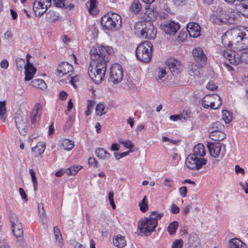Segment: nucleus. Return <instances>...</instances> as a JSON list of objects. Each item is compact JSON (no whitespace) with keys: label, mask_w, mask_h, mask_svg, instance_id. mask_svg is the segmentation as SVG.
Returning <instances> with one entry per match:
<instances>
[{"label":"nucleus","mask_w":248,"mask_h":248,"mask_svg":"<svg viewBox=\"0 0 248 248\" xmlns=\"http://www.w3.org/2000/svg\"><path fill=\"white\" fill-rule=\"evenodd\" d=\"M179 223L177 221H174L170 223L168 227V231L170 235L174 234L178 227Z\"/></svg>","instance_id":"40"},{"label":"nucleus","mask_w":248,"mask_h":248,"mask_svg":"<svg viewBox=\"0 0 248 248\" xmlns=\"http://www.w3.org/2000/svg\"><path fill=\"white\" fill-rule=\"evenodd\" d=\"M224 129V126L219 122L217 121L214 123L209 129V133L222 131Z\"/></svg>","instance_id":"33"},{"label":"nucleus","mask_w":248,"mask_h":248,"mask_svg":"<svg viewBox=\"0 0 248 248\" xmlns=\"http://www.w3.org/2000/svg\"><path fill=\"white\" fill-rule=\"evenodd\" d=\"M179 193L182 197H186L187 193V188L186 186H183L179 188Z\"/></svg>","instance_id":"59"},{"label":"nucleus","mask_w":248,"mask_h":248,"mask_svg":"<svg viewBox=\"0 0 248 248\" xmlns=\"http://www.w3.org/2000/svg\"><path fill=\"white\" fill-rule=\"evenodd\" d=\"M122 144L126 148L131 149L133 145L131 141L129 140H125L124 142H122Z\"/></svg>","instance_id":"60"},{"label":"nucleus","mask_w":248,"mask_h":248,"mask_svg":"<svg viewBox=\"0 0 248 248\" xmlns=\"http://www.w3.org/2000/svg\"><path fill=\"white\" fill-rule=\"evenodd\" d=\"M139 206L140 210L142 212H145L148 210V205L146 196H144L143 199L139 202Z\"/></svg>","instance_id":"43"},{"label":"nucleus","mask_w":248,"mask_h":248,"mask_svg":"<svg viewBox=\"0 0 248 248\" xmlns=\"http://www.w3.org/2000/svg\"><path fill=\"white\" fill-rule=\"evenodd\" d=\"M113 243L115 247L119 248H123L126 246L125 237L121 234L115 235L113 238Z\"/></svg>","instance_id":"25"},{"label":"nucleus","mask_w":248,"mask_h":248,"mask_svg":"<svg viewBox=\"0 0 248 248\" xmlns=\"http://www.w3.org/2000/svg\"><path fill=\"white\" fill-rule=\"evenodd\" d=\"M12 232L15 235L18 239L19 242L21 243L23 240V227L21 223H17L15 226L12 227Z\"/></svg>","instance_id":"21"},{"label":"nucleus","mask_w":248,"mask_h":248,"mask_svg":"<svg viewBox=\"0 0 248 248\" xmlns=\"http://www.w3.org/2000/svg\"><path fill=\"white\" fill-rule=\"evenodd\" d=\"M62 145L64 150L69 151L74 147V144L73 141L68 140H64L62 141Z\"/></svg>","instance_id":"41"},{"label":"nucleus","mask_w":248,"mask_h":248,"mask_svg":"<svg viewBox=\"0 0 248 248\" xmlns=\"http://www.w3.org/2000/svg\"><path fill=\"white\" fill-rule=\"evenodd\" d=\"M185 163L188 169L192 170H198L207 163V160L189 155L186 160Z\"/></svg>","instance_id":"9"},{"label":"nucleus","mask_w":248,"mask_h":248,"mask_svg":"<svg viewBox=\"0 0 248 248\" xmlns=\"http://www.w3.org/2000/svg\"><path fill=\"white\" fill-rule=\"evenodd\" d=\"M141 5L138 0H134L130 6L131 11L135 14H138L141 9Z\"/></svg>","instance_id":"34"},{"label":"nucleus","mask_w":248,"mask_h":248,"mask_svg":"<svg viewBox=\"0 0 248 248\" xmlns=\"http://www.w3.org/2000/svg\"><path fill=\"white\" fill-rule=\"evenodd\" d=\"M123 77V70L122 66L118 63L112 65L109 74L110 81L114 84H118L122 81Z\"/></svg>","instance_id":"10"},{"label":"nucleus","mask_w":248,"mask_h":248,"mask_svg":"<svg viewBox=\"0 0 248 248\" xmlns=\"http://www.w3.org/2000/svg\"><path fill=\"white\" fill-rule=\"evenodd\" d=\"M207 147L212 157H217L221 151V144L218 142L208 143Z\"/></svg>","instance_id":"14"},{"label":"nucleus","mask_w":248,"mask_h":248,"mask_svg":"<svg viewBox=\"0 0 248 248\" xmlns=\"http://www.w3.org/2000/svg\"><path fill=\"white\" fill-rule=\"evenodd\" d=\"M243 242L237 238L232 239L230 241V248H242Z\"/></svg>","instance_id":"39"},{"label":"nucleus","mask_w":248,"mask_h":248,"mask_svg":"<svg viewBox=\"0 0 248 248\" xmlns=\"http://www.w3.org/2000/svg\"><path fill=\"white\" fill-rule=\"evenodd\" d=\"M131 151L130 150L128 151L127 152H124L122 153H114V155H115V157L116 159L118 160L120 158L126 156L131 152Z\"/></svg>","instance_id":"50"},{"label":"nucleus","mask_w":248,"mask_h":248,"mask_svg":"<svg viewBox=\"0 0 248 248\" xmlns=\"http://www.w3.org/2000/svg\"><path fill=\"white\" fill-rule=\"evenodd\" d=\"M45 5V3H43L42 0H35L33 9L35 15L39 16H42L47 10L44 8Z\"/></svg>","instance_id":"19"},{"label":"nucleus","mask_w":248,"mask_h":248,"mask_svg":"<svg viewBox=\"0 0 248 248\" xmlns=\"http://www.w3.org/2000/svg\"><path fill=\"white\" fill-rule=\"evenodd\" d=\"M187 0H172L174 4L177 6L184 5Z\"/></svg>","instance_id":"62"},{"label":"nucleus","mask_w":248,"mask_h":248,"mask_svg":"<svg viewBox=\"0 0 248 248\" xmlns=\"http://www.w3.org/2000/svg\"><path fill=\"white\" fill-rule=\"evenodd\" d=\"M135 27L140 29L143 31V30L147 29V32H142V38L149 39L155 38L156 34V31L151 21H142L137 23Z\"/></svg>","instance_id":"7"},{"label":"nucleus","mask_w":248,"mask_h":248,"mask_svg":"<svg viewBox=\"0 0 248 248\" xmlns=\"http://www.w3.org/2000/svg\"><path fill=\"white\" fill-rule=\"evenodd\" d=\"M219 18H220L219 16H218L217 11H216L215 13L210 16V20L213 23L215 24L221 25L223 24Z\"/></svg>","instance_id":"42"},{"label":"nucleus","mask_w":248,"mask_h":248,"mask_svg":"<svg viewBox=\"0 0 248 248\" xmlns=\"http://www.w3.org/2000/svg\"><path fill=\"white\" fill-rule=\"evenodd\" d=\"M187 31L191 37L196 38L200 35L201 27L198 24L191 22L187 25Z\"/></svg>","instance_id":"16"},{"label":"nucleus","mask_w":248,"mask_h":248,"mask_svg":"<svg viewBox=\"0 0 248 248\" xmlns=\"http://www.w3.org/2000/svg\"><path fill=\"white\" fill-rule=\"evenodd\" d=\"M88 164L93 166L95 168H98V162L93 157H90L88 159Z\"/></svg>","instance_id":"53"},{"label":"nucleus","mask_w":248,"mask_h":248,"mask_svg":"<svg viewBox=\"0 0 248 248\" xmlns=\"http://www.w3.org/2000/svg\"><path fill=\"white\" fill-rule=\"evenodd\" d=\"M188 73L194 78H199L201 75L200 68L196 64L192 63L188 66Z\"/></svg>","instance_id":"24"},{"label":"nucleus","mask_w":248,"mask_h":248,"mask_svg":"<svg viewBox=\"0 0 248 248\" xmlns=\"http://www.w3.org/2000/svg\"><path fill=\"white\" fill-rule=\"evenodd\" d=\"M182 120H185L190 117L191 112L190 109H184L181 114H179Z\"/></svg>","instance_id":"51"},{"label":"nucleus","mask_w":248,"mask_h":248,"mask_svg":"<svg viewBox=\"0 0 248 248\" xmlns=\"http://www.w3.org/2000/svg\"><path fill=\"white\" fill-rule=\"evenodd\" d=\"M232 44L236 50H248V29L240 26L232 30Z\"/></svg>","instance_id":"2"},{"label":"nucleus","mask_w":248,"mask_h":248,"mask_svg":"<svg viewBox=\"0 0 248 248\" xmlns=\"http://www.w3.org/2000/svg\"><path fill=\"white\" fill-rule=\"evenodd\" d=\"M81 168L80 165H73L66 170V172L69 175H75Z\"/></svg>","instance_id":"38"},{"label":"nucleus","mask_w":248,"mask_h":248,"mask_svg":"<svg viewBox=\"0 0 248 248\" xmlns=\"http://www.w3.org/2000/svg\"><path fill=\"white\" fill-rule=\"evenodd\" d=\"M53 2L54 4L57 7H68L71 9L74 7L73 4H68L66 2V0H53Z\"/></svg>","instance_id":"36"},{"label":"nucleus","mask_w":248,"mask_h":248,"mask_svg":"<svg viewBox=\"0 0 248 248\" xmlns=\"http://www.w3.org/2000/svg\"><path fill=\"white\" fill-rule=\"evenodd\" d=\"M179 25L177 23L171 21L170 23L164 24L162 26V29L166 33L170 35L174 34L179 29Z\"/></svg>","instance_id":"15"},{"label":"nucleus","mask_w":248,"mask_h":248,"mask_svg":"<svg viewBox=\"0 0 248 248\" xmlns=\"http://www.w3.org/2000/svg\"><path fill=\"white\" fill-rule=\"evenodd\" d=\"M96 3V0H90L87 2L88 11L91 14L96 15L97 13Z\"/></svg>","instance_id":"32"},{"label":"nucleus","mask_w":248,"mask_h":248,"mask_svg":"<svg viewBox=\"0 0 248 248\" xmlns=\"http://www.w3.org/2000/svg\"><path fill=\"white\" fill-rule=\"evenodd\" d=\"M38 212L42 223L43 224H46L47 222L46 214L42 203H40L38 204Z\"/></svg>","instance_id":"26"},{"label":"nucleus","mask_w":248,"mask_h":248,"mask_svg":"<svg viewBox=\"0 0 248 248\" xmlns=\"http://www.w3.org/2000/svg\"><path fill=\"white\" fill-rule=\"evenodd\" d=\"M163 216V214L162 213H158L156 212H153L152 213L151 217L150 218H154L157 221V219H160Z\"/></svg>","instance_id":"57"},{"label":"nucleus","mask_w":248,"mask_h":248,"mask_svg":"<svg viewBox=\"0 0 248 248\" xmlns=\"http://www.w3.org/2000/svg\"><path fill=\"white\" fill-rule=\"evenodd\" d=\"M152 44L148 41H144L137 47L136 54L137 58L141 62H148L151 58Z\"/></svg>","instance_id":"4"},{"label":"nucleus","mask_w":248,"mask_h":248,"mask_svg":"<svg viewBox=\"0 0 248 248\" xmlns=\"http://www.w3.org/2000/svg\"><path fill=\"white\" fill-rule=\"evenodd\" d=\"M241 50H232L230 49H227L223 52V56L229 62L233 65H237L241 62Z\"/></svg>","instance_id":"11"},{"label":"nucleus","mask_w":248,"mask_h":248,"mask_svg":"<svg viewBox=\"0 0 248 248\" xmlns=\"http://www.w3.org/2000/svg\"><path fill=\"white\" fill-rule=\"evenodd\" d=\"M95 154L99 158L102 159L109 158L110 156L106 150L101 148H96L95 150Z\"/></svg>","instance_id":"31"},{"label":"nucleus","mask_w":248,"mask_h":248,"mask_svg":"<svg viewBox=\"0 0 248 248\" xmlns=\"http://www.w3.org/2000/svg\"><path fill=\"white\" fill-rule=\"evenodd\" d=\"M41 114V109H32L30 114V119L31 124H36L39 122L40 119Z\"/></svg>","instance_id":"29"},{"label":"nucleus","mask_w":248,"mask_h":248,"mask_svg":"<svg viewBox=\"0 0 248 248\" xmlns=\"http://www.w3.org/2000/svg\"><path fill=\"white\" fill-rule=\"evenodd\" d=\"M29 173L31 177V180L33 185V188L35 191L37 190V179L35 176V173L33 169H29Z\"/></svg>","instance_id":"45"},{"label":"nucleus","mask_w":248,"mask_h":248,"mask_svg":"<svg viewBox=\"0 0 248 248\" xmlns=\"http://www.w3.org/2000/svg\"><path fill=\"white\" fill-rule=\"evenodd\" d=\"M241 58V62L248 64V52L245 51V50L242 51Z\"/></svg>","instance_id":"55"},{"label":"nucleus","mask_w":248,"mask_h":248,"mask_svg":"<svg viewBox=\"0 0 248 248\" xmlns=\"http://www.w3.org/2000/svg\"><path fill=\"white\" fill-rule=\"evenodd\" d=\"M15 122L18 132L22 136L28 133L27 120L21 109H17L15 114Z\"/></svg>","instance_id":"6"},{"label":"nucleus","mask_w":248,"mask_h":248,"mask_svg":"<svg viewBox=\"0 0 248 248\" xmlns=\"http://www.w3.org/2000/svg\"><path fill=\"white\" fill-rule=\"evenodd\" d=\"M113 52L112 47L109 46H100L91 50V61L88 71L90 78L95 83L99 84L104 79L109 55Z\"/></svg>","instance_id":"1"},{"label":"nucleus","mask_w":248,"mask_h":248,"mask_svg":"<svg viewBox=\"0 0 248 248\" xmlns=\"http://www.w3.org/2000/svg\"><path fill=\"white\" fill-rule=\"evenodd\" d=\"M192 155L198 157L199 158H203L205 155V148L203 145L202 143H199L194 147L193 154H190Z\"/></svg>","instance_id":"23"},{"label":"nucleus","mask_w":248,"mask_h":248,"mask_svg":"<svg viewBox=\"0 0 248 248\" xmlns=\"http://www.w3.org/2000/svg\"><path fill=\"white\" fill-rule=\"evenodd\" d=\"M170 210L172 214H176L179 212L180 209L179 208L174 204V203H172L170 206Z\"/></svg>","instance_id":"58"},{"label":"nucleus","mask_w":248,"mask_h":248,"mask_svg":"<svg viewBox=\"0 0 248 248\" xmlns=\"http://www.w3.org/2000/svg\"><path fill=\"white\" fill-rule=\"evenodd\" d=\"M216 11L219 16L220 18L219 19L223 24H232L234 23V19L227 15L226 11L223 10L221 7H218Z\"/></svg>","instance_id":"17"},{"label":"nucleus","mask_w":248,"mask_h":248,"mask_svg":"<svg viewBox=\"0 0 248 248\" xmlns=\"http://www.w3.org/2000/svg\"><path fill=\"white\" fill-rule=\"evenodd\" d=\"M192 54L195 61L200 66H202L206 64V56L202 48L200 47L195 48L192 51Z\"/></svg>","instance_id":"13"},{"label":"nucleus","mask_w":248,"mask_h":248,"mask_svg":"<svg viewBox=\"0 0 248 248\" xmlns=\"http://www.w3.org/2000/svg\"><path fill=\"white\" fill-rule=\"evenodd\" d=\"M115 104L113 101L109 102L108 106L105 105L103 102L99 103L96 106L95 108H113L115 107Z\"/></svg>","instance_id":"47"},{"label":"nucleus","mask_w":248,"mask_h":248,"mask_svg":"<svg viewBox=\"0 0 248 248\" xmlns=\"http://www.w3.org/2000/svg\"><path fill=\"white\" fill-rule=\"evenodd\" d=\"M16 66L17 68L22 69L23 66L25 64V60L23 59L20 58H17L16 60Z\"/></svg>","instance_id":"52"},{"label":"nucleus","mask_w":248,"mask_h":248,"mask_svg":"<svg viewBox=\"0 0 248 248\" xmlns=\"http://www.w3.org/2000/svg\"><path fill=\"white\" fill-rule=\"evenodd\" d=\"M73 68V66L67 62H63L58 67L57 71L59 76H63L72 72Z\"/></svg>","instance_id":"20"},{"label":"nucleus","mask_w":248,"mask_h":248,"mask_svg":"<svg viewBox=\"0 0 248 248\" xmlns=\"http://www.w3.org/2000/svg\"><path fill=\"white\" fill-rule=\"evenodd\" d=\"M46 144L44 142H39L37 144L31 149V152L34 154V156H37V155H42L45 151Z\"/></svg>","instance_id":"27"},{"label":"nucleus","mask_w":248,"mask_h":248,"mask_svg":"<svg viewBox=\"0 0 248 248\" xmlns=\"http://www.w3.org/2000/svg\"><path fill=\"white\" fill-rule=\"evenodd\" d=\"M166 62L168 68L173 75H178L183 70V64L177 59H170Z\"/></svg>","instance_id":"12"},{"label":"nucleus","mask_w":248,"mask_h":248,"mask_svg":"<svg viewBox=\"0 0 248 248\" xmlns=\"http://www.w3.org/2000/svg\"><path fill=\"white\" fill-rule=\"evenodd\" d=\"M183 245V241L181 239L175 240L172 244L171 248H182Z\"/></svg>","instance_id":"48"},{"label":"nucleus","mask_w":248,"mask_h":248,"mask_svg":"<svg viewBox=\"0 0 248 248\" xmlns=\"http://www.w3.org/2000/svg\"><path fill=\"white\" fill-rule=\"evenodd\" d=\"M167 67L166 66H163L159 68V71L158 73V78L159 79L164 80L166 78V69Z\"/></svg>","instance_id":"44"},{"label":"nucleus","mask_w":248,"mask_h":248,"mask_svg":"<svg viewBox=\"0 0 248 248\" xmlns=\"http://www.w3.org/2000/svg\"><path fill=\"white\" fill-rule=\"evenodd\" d=\"M19 192L20 195L21 197H22V198L25 201H27L28 197H27V196L26 194L24 189L22 188H19Z\"/></svg>","instance_id":"61"},{"label":"nucleus","mask_w":248,"mask_h":248,"mask_svg":"<svg viewBox=\"0 0 248 248\" xmlns=\"http://www.w3.org/2000/svg\"><path fill=\"white\" fill-rule=\"evenodd\" d=\"M222 104L221 98L217 95L205 96L202 102V105L204 108H218Z\"/></svg>","instance_id":"8"},{"label":"nucleus","mask_w":248,"mask_h":248,"mask_svg":"<svg viewBox=\"0 0 248 248\" xmlns=\"http://www.w3.org/2000/svg\"><path fill=\"white\" fill-rule=\"evenodd\" d=\"M101 24L105 29L113 30L121 26V17L117 14L108 13L102 17Z\"/></svg>","instance_id":"3"},{"label":"nucleus","mask_w":248,"mask_h":248,"mask_svg":"<svg viewBox=\"0 0 248 248\" xmlns=\"http://www.w3.org/2000/svg\"><path fill=\"white\" fill-rule=\"evenodd\" d=\"M0 66L1 68H3L4 69H7V68L9 66V63L6 60L4 59L0 63Z\"/></svg>","instance_id":"63"},{"label":"nucleus","mask_w":248,"mask_h":248,"mask_svg":"<svg viewBox=\"0 0 248 248\" xmlns=\"http://www.w3.org/2000/svg\"><path fill=\"white\" fill-rule=\"evenodd\" d=\"M53 232L55 236L56 240L58 243V245L61 247L62 246L63 243V240L60 230L59 229L57 226H55L54 227Z\"/></svg>","instance_id":"37"},{"label":"nucleus","mask_w":248,"mask_h":248,"mask_svg":"<svg viewBox=\"0 0 248 248\" xmlns=\"http://www.w3.org/2000/svg\"><path fill=\"white\" fill-rule=\"evenodd\" d=\"M236 10L244 16L248 17V0L234 4Z\"/></svg>","instance_id":"18"},{"label":"nucleus","mask_w":248,"mask_h":248,"mask_svg":"<svg viewBox=\"0 0 248 248\" xmlns=\"http://www.w3.org/2000/svg\"><path fill=\"white\" fill-rule=\"evenodd\" d=\"M192 236L190 235V237L188 239L189 248H202L201 245H199L198 244L194 245L192 242Z\"/></svg>","instance_id":"56"},{"label":"nucleus","mask_w":248,"mask_h":248,"mask_svg":"<svg viewBox=\"0 0 248 248\" xmlns=\"http://www.w3.org/2000/svg\"><path fill=\"white\" fill-rule=\"evenodd\" d=\"M9 219L11 224V226H14L16 224L20 223L18 220L17 215L13 212H10L9 213Z\"/></svg>","instance_id":"46"},{"label":"nucleus","mask_w":248,"mask_h":248,"mask_svg":"<svg viewBox=\"0 0 248 248\" xmlns=\"http://www.w3.org/2000/svg\"><path fill=\"white\" fill-rule=\"evenodd\" d=\"M79 80V77L78 75L71 77L69 80L70 83L75 88H77L76 82L78 81Z\"/></svg>","instance_id":"54"},{"label":"nucleus","mask_w":248,"mask_h":248,"mask_svg":"<svg viewBox=\"0 0 248 248\" xmlns=\"http://www.w3.org/2000/svg\"><path fill=\"white\" fill-rule=\"evenodd\" d=\"M206 88L208 90L215 91L217 89V86L213 81H210L206 85Z\"/></svg>","instance_id":"49"},{"label":"nucleus","mask_w":248,"mask_h":248,"mask_svg":"<svg viewBox=\"0 0 248 248\" xmlns=\"http://www.w3.org/2000/svg\"><path fill=\"white\" fill-rule=\"evenodd\" d=\"M157 225L156 220L154 218H143L140 221L138 227L142 233L148 236L154 231Z\"/></svg>","instance_id":"5"},{"label":"nucleus","mask_w":248,"mask_h":248,"mask_svg":"<svg viewBox=\"0 0 248 248\" xmlns=\"http://www.w3.org/2000/svg\"><path fill=\"white\" fill-rule=\"evenodd\" d=\"M25 77V80L29 81L31 80L35 74L36 69L32 64H26L24 66Z\"/></svg>","instance_id":"22"},{"label":"nucleus","mask_w":248,"mask_h":248,"mask_svg":"<svg viewBox=\"0 0 248 248\" xmlns=\"http://www.w3.org/2000/svg\"><path fill=\"white\" fill-rule=\"evenodd\" d=\"M240 185L242 188L244 190L246 193H248V184L245 182V183H240Z\"/></svg>","instance_id":"64"},{"label":"nucleus","mask_w":248,"mask_h":248,"mask_svg":"<svg viewBox=\"0 0 248 248\" xmlns=\"http://www.w3.org/2000/svg\"><path fill=\"white\" fill-rule=\"evenodd\" d=\"M226 135L222 131L209 133V137L215 141H221L225 138Z\"/></svg>","instance_id":"30"},{"label":"nucleus","mask_w":248,"mask_h":248,"mask_svg":"<svg viewBox=\"0 0 248 248\" xmlns=\"http://www.w3.org/2000/svg\"><path fill=\"white\" fill-rule=\"evenodd\" d=\"M222 119L225 123L229 124L232 119V114L228 109H222Z\"/></svg>","instance_id":"35"},{"label":"nucleus","mask_w":248,"mask_h":248,"mask_svg":"<svg viewBox=\"0 0 248 248\" xmlns=\"http://www.w3.org/2000/svg\"><path fill=\"white\" fill-rule=\"evenodd\" d=\"M31 84L32 87L42 90H45L47 87L46 83L42 79H34L31 81Z\"/></svg>","instance_id":"28"}]
</instances>
